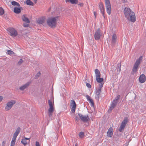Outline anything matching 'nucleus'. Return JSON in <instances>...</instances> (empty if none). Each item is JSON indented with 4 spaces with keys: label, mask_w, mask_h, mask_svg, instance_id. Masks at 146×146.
<instances>
[{
    "label": "nucleus",
    "mask_w": 146,
    "mask_h": 146,
    "mask_svg": "<svg viewBox=\"0 0 146 146\" xmlns=\"http://www.w3.org/2000/svg\"><path fill=\"white\" fill-rule=\"evenodd\" d=\"M122 1L123 3H126L127 2V0H122Z\"/></svg>",
    "instance_id": "44"
},
{
    "label": "nucleus",
    "mask_w": 146,
    "mask_h": 146,
    "mask_svg": "<svg viewBox=\"0 0 146 146\" xmlns=\"http://www.w3.org/2000/svg\"><path fill=\"white\" fill-rule=\"evenodd\" d=\"M23 26L24 27H29V25L28 24L24 23Z\"/></svg>",
    "instance_id": "40"
},
{
    "label": "nucleus",
    "mask_w": 146,
    "mask_h": 146,
    "mask_svg": "<svg viewBox=\"0 0 146 146\" xmlns=\"http://www.w3.org/2000/svg\"><path fill=\"white\" fill-rule=\"evenodd\" d=\"M15 103L16 102L14 100H12L8 102L6 104V106L5 107V110L6 111L10 110Z\"/></svg>",
    "instance_id": "7"
},
{
    "label": "nucleus",
    "mask_w": 146,
    "mask_h": 146,
    "mask_svg": "<svg viewBox=\"0 0 146 146\" xmlns=\"http://www.w3.org/2000/svg\"><path fill=\"white\" fill-rule=\"evenodd\" d=\"M117 103V102H116V100H114L111 105L109 111L110 110L111 111L115 107Z\"/></svg>",
    "instance_id": "19"
},
{
    "label": "nucleus",
    "mask_w": 146,
    "mask_h": 146,
    "mask_svg": "<svg viewBox=\"0 0 146 146\" xmlns=\"http://www.w3.org/2000/svg\"><path fill=\"white\" fill-rule=\"evenodd\" d=\"M3 99V97L2 96H0V102H1Z\"/></svg>",
    "instance_id": "43"
},
{
    "label": "nucleus",
    "mask_w": 146,
    "mask_h": 146,
    "mask_svg": "<svg viewBox=\"0 0 146 146\" xmlns=\"http://www.w3.org/2000/svg\"><path fill=\"white\" fill-rule=\"evenodd\" d=\"M7 53L9 55L13 54H14L13 52L9 50H7Z\"/></svg>",
    "instance_id": "33"
},
{
    "label": "nucleus",
    "mask_w": 146,
    "mask_h": 146,
    "mask_svg": "<svg viewBox=\"0 0 146 146\" xmlns=\"http://www.w3.org/2000/svg\"><path fill=\"white\" fill-rule=\"evenodd\" d=\"M94 15L95 18H96V12H94Z\"/></svg>",
    "instance_id": "45"
},
{
    "label": "nucleus",
    "mask_w": 146,
    "mask_h": 146,
    "mask_svg": "<svg viewBox=\"0 0 146 146\" xmlns=\"http://www.w3.org/2000/svg\"><path fill=\"white\" fill-rule=\"evenodd\" d=\"M30 139V138H25V139H25V140L26 141V140H29Z\"/></svg>",
    "instance_id": "46"
},
{
    "label": "nucleus",
    "mask_w": 146,
    "mask_h": 146,
    "mask_svg": "<svg viewBox=\"0 0 146 146\" xmlns=\"http://www.w3.org/2000/svg\"><path fill=\"white\" fill-rule=\"evenodd\" d=\"M59 20V17H51L46 20L47 25L52 28H54L56 27L57 21Z\"/></svg>",
    "instance_id": "2"
},
{
    "label": "nucleus",
    "mask_w": 146,
    "mask_h": 146,
    "mask_svg": "<svg viewBox=\"0 0 146 146\" xmlns=\"http://www.w3.org/2000/svg\"><path fill=\"white\" fill-rule=\"evenodd\" d=\"M40 72H38L37 73L36 76H35L36 78H37V77H38V76L40 75Z\"/></svg>",
    "instance_id": "41"
},
{
    "label": "nucleus",
    "mask_w": 146,
    "mask_h": 146,
    "mask_svg": "<svg viewBox=\"0 0 146 146\" xmlns=\"http://www.w3.org/2000/svg\"><path fill=\"white\" fill-rule=\"evenodd\" d=\"M66 3H70L72 4H77L78 1V0H66Z\"/></svg>",
    "instance_id": "17"
},
{
    "label": "nucleus",
    "mask_w": 146,
    "mask_h": 146,
    "mask_svg": "<svg viewBox=\"0 0 146 146\" xmlns=\"http://www.w3.org/2000/svg\"><path fill=\"white\" fill-rule=\"evenodd\" d=\"M21 143L24 145H25L27 144V142L25 139H22L21 141Z\"/></svg>",
    "instance_id": "34"
},
{
    "label": "nucleus",
    "mask_w": 146,
    "mask_h": 146,
    "mask_svg": "<svg viewBox=\"0 0 146 146\" xmlns=\"http://www.w3.org/2000/svg\"><path fill=\"white\" fill-rule=\"evenodd\" d=\"M20 130L21 128L20 127H19L17 129L15 133L14 134L13 137L16 138L17 136L20 132Z\"/></svg>",
    "instance_id": "21"
},
{
    "label": "nucleus",
    "mask_w": 146,
    "mask_h": 146,
    "mask_svg": "<svg viewBox=\"0 0 146 146\" xmlns=\"http://www.w3.org/2000/svg\"><path fill=\"white\" fill-rule=\"evenodd\" d=\"M22 20L24 22L27 23H29L30 21L29 19L25 15H23L22 17Z\"/></svg>",
    "instance_id": "23"
},
{
    "label": "nucleus",
    "mask_w": 146,
    "mask_h": 146,
    "mask_svg": "<svg viewBox=\"0 0 146 146\" xmlns=\"http://www.w3.org/2000/svg\"><path fill=\"white\" fill-rule=\"evenodd\" d=\"M37 22L39 24H42L43 26H45L47 25L46 22V18L45 17H43L38 19L37 21Z\"/></svg>",
    "instance_id": "9"
},
{
    "label": "nucleus",
    "mask_w": 146,
    "mask_h": 146,
    "mask_svg": "<svg viewBox=\"0 0 146 146\" xmlns=\"http://www.w3.org/2000/svg\"><path fill=\"white\" fill-rule=\"evenodd\" d=\"M86 86L89 88H91V86L90 84L88 83H86Z\"/></svg>",
    "instance_id": "38"
},
{
    "label": "nucleus",
    "mask_w": 146,
    "mask_h": 146,
    "mask_svg": "<svg viewBox=\"0 0 146 146\" xmlns=\"http://www.w3.org/2000/svg\"><path fill=\"white\" fill-rule=\"evenodd\" d=\"M30 82H27L25 85L19 87V89L21 90H23L25 89L28 87L30 84Z\"/></svg>",
    "instance_id": "18"
},
{
    "label": "nucleus",
    "mask_w": 146,
    "mask_h": 146,
    "mask_svg": "<svg viewBox=\"0 0 146 146\" xmlns=\"http://www.w3.org/2000/svg\"><path fill=\"white\" fill-rule=\"evenodd\" d=\"M54 97L53 94L51 96L50 99L48 100V103L49 106V108L48 109V115L50 117H51L52 113L55 110L54 104Z\"/></svg>",
    "instance_id": "3"
},
{
    "label": "nucleus",
    "mask_w": 146,
    "mask_h": 146,
    "mask_svg": "<svg viewBox=\"0 0 146 146\" xmlns=\"http://www.w3.org/2000/svg\"><path fill=\"white\" fill-rule=\"evenodd\" d=\"M75 146H78V145H77V143H76V144H75Z\"/></svg>",
    "instance_id": "47"
},
{
    "label": "nucleus",
    "mask_w": 146,
    "mask_h": 146,
    "mask_svg": "<svg viewBox=\"0 0 146 146\" xmlns=\"http://www.w3.org/2000/svg\"><path fill=\"white\" fill-rule=\"evenodd\" d=\"M25 2L27 5H29L33 6L34 5V3L30 0H26Z\"/></svg>",
    "instance_id": "26"
},
{
    "label": "nucleus",
    "mask_w": 146,
    "mask_h": 146,
    "mask_svg": "<svg viewBox=\"0 0 146 146\" xmlns=\"http://www.w3.org/2000/svg\"><path fill=\"white\" fill-rule=\"evenodd\" d=\"M79 116L80 119L84 122L88 121L89 119L88 115L84 116L82 114H79Z\"/></svg>",
    "instance_id": "12"
},
{
    "label": "nucleus",
    "mask_w": 146,
    "mask_h": 146,
    "mask_svg": "<svg viewBox=\"0 0 146 146\" xmlns=\"http://www.w3.org/2000/svg\"><path fill=\"white\" fill-rule=\"evenodd\" d=\"M18 7H15L14 9V12L18 14L21 12V7L20 6Z\"/></svg>",
    "instance_id": "20"
},
{
    "label": "nucleus",
    "mask_w": 146,
    "mask_h": 146,
    "mask_svg": "<svg viewBox=\"0 0 146 146\" xmlns=\"http://www.w3.org/2000/svg\"><path fill=\"white\" fill-rule=\"evenodd\" d=\"M3 143H5V141H3Z\"/></svg>",
    "instance_id": "48"
},
{
    "label": "nucleus",
    "mask_w": 146,
    "mask_h": 146,
    "mask_svg": "<svg viewBox=\"0 0 146 146\" xmlns=\"http://www.w3.org/2000/svg\"><path fill=\"white\" fill-rule=\"evenodd\" d=\"M20 130L21 128L20 127H19L17 129L15 133L14 134L13 137L16 138L17 136L20 132Z\"/></svg>",
    "instance_id": "22"
},
{
    "label": "nucleus",
    "mask_w": 146,
    "mask_h": 146,
    "mask_svg": "<svg viewBox=\"0 0 146 146\" xmlns=\"http://www.w3.org/2000/svg\"><path fill=\"white\" fill-rule=\"evenodd\" d=\"M78 5L80 7H83L84 5V4L83 3H79Z\"/></svg>",
    "instance_id": "37"
},
{
    "label": "nucleus",
    "mask_w": 146,
    "mask_h": 146,
    "mask_svg": "<svg viewBox=\"0 0 146 146\" xmlns=\"http://www.w3.org/2000/svg\"><path fill=\"white\" fill-rule=\"evenodd\" d=\"M105 5L107 13L110 15L111 13V7L110 0H104Z\"/></svg>",
    "instance_id": "5"
},
{
    "label": "nucleus",
    "mask_w": 146,
    "mask_h": 146,
    "mask_svg": "<svg viewBox=\"0 0 146 146\" xmlns=\"http://www.w3.org/2000/svg\"><path fill=\"white\" fill-rule=\"evenodd\" d=\"M23 62V60L22 59H21L19 61L18 64L19 65H21Z\"/></svg>",
    "instance_id": "39"
},
{
    "label": "nucleus",
    "mask_w": 146,
    "mask_h": 146,
    "mask_svg": "<svg viewBox=\"0 0 146 146\" xmlns=\"http://www.w3.org/2000/svg\"><path fill=\"white\" fill-rule=\"evenodd\" d=\"M117 38L116 35L115 34H113L112 36V43H114L116 41Z\"/></svg>",
    "instance_id": "25"
},
{
    "label": "nucleus",
    "mask_w": 146,
    "mask_h": 146,
    "mask_svg": "<svg viewBox=\"0 0 146 146\" xmlns=\"http://www.w3.org/2000/svg\"><path fill=\"white\" fill-rule=\"evenodd\" d=\"M86 97L88 101L89 102L91 106H94V103L93 100L90 98V97L88 95L86 96Z\"/></svg>",
    "instance_id": "16"
},
{
    "label": "nucleus",
    "mask_w": 146,
    "mask_h": 146,
    "mask_svg": "<svg viewBox=\"0 0 146 146\" xmlns=\"http://www.w3.org/2000/svg\"><path fill=\"white\" fill-rule=\"evenodd\" d=\"M146 78L144 74L141 75L139 78V82L141 83H143L146 81Z\"/></svg>",
    "instance_id": "14"
},
{
    "label": "nucleus",
    "mask_w": 146,
    "mask_h": 146,
    "mask_svg": "<svg viewBox=\"0 0 146 146\" xmlns=\"http://www.w3.org/2000/svg\"><path fill=\"white\" fill-rule=\"evenodd\" d=\"M84 136V133L83 132H80L79 134V136L80 138H83Z\"/></svg>",
    "instance_id": "31"
},
{
    "label": "nucleus",
    "mask_w": 146,
    "mask_h": 146,
    "mask_svg": "<svg viewBox=\"0 0 146 146\" xmlns=\"http://www.w3.org/2000/svg\"><path fill=\"white\" fill-rule=\"evenodd\" d=\"M36 146H40L39 143L37 141H36Z\"/></svg>",
    "instance_id": "42"
},
{
    "label": "nucleus",
    "mask_w": 146,
    "mask_h": 146,
    "mask_svg": "<svg viewBox=\"0 0 146 146\" xmlns=\"http://www.w3.org/2000/svg\"><path fill=\"white\" fill-rule=\"evenodd\" d=\"M128 118L127 117L124 118L121 123V126L119 127V131L121 132L124 129L126 124L128 121Z\"/></svg>",
    "instance_id": "8"
},
{
    "label": "nucleus",
    "mask_w": 146,
    "mask_h": 146,
    "mask_svg": "<svg viewBox=\"0 0 146 146\" xmlns=\"http://www.w3.org/2000/svg\"><path fill=\"white\" fill-rule=\"evenodd\" d=\"M70 107L71 108V110L72 112L73 113L75 112L76 107V104L74 100H71Z\"/></svg>",
    "instance_id": "10"
},
{
    "label": "nucleus",
    "mask_w": 146,
    "mask_h": 146,
    "mask_svg": "<svg viewBox=\"0 0 146 146\" xmlns=\"http://www.w3.org/2000/svg\"><path fill=\"white\" fill-rule=\"evenodd\" d=\"M16 138L13 137L11 141V146H14L16 140Z\"/></svg>",
    "instance_id": "29"
},
{
    "label": "nucleus",
    "mask_w": 146,
    "mask_h": 146,
    "mask_svg": "<svg viewBox=\"0 0 146 146\" xmlns=\"http://www.w3.org/2000/svg\"><path fill=\"white\" fill-rule=\"evenodd\" d=\"M96 78L100 76V73L98 69H96L95 70Z\"/></svg>",
    "instance_id": "28"
},
{
    "label": "nucleus",
    "mask_w": 146,
    "mask_h": 146,
    "mask_svg": "<svg viewBox=\"0 0 146 146\" xmlns=\"http://www.w3.org/2000/svg\"><path fill=\"white\" fill-rule=\"evenodd\" d=\"M124 13L125 18L128 21L133 23L136 21V17L135 13L130 8H125Z\"/></svg>",
    "instance_id": "1"
},
{
    "label": "nucleus",
    "mask_w": 146,
    "mask_h": 146,
    "mask_svg": "<svg viewBox=\"0 0 146 146\" xmlns=\"http://www.w3.org/2000/svg\"><path fill=\"white\" fill-rule=\"evenodd\" d=\"M99 8L101 12L103 15V17L105 18L104 15L105 13V9L103 3H100L99 4Z\"/></svg>",
    "instance_id": "11"
},
{
    "label": "nucleus",
    "mask_w": 146,
    "mask_h": 146,
    "mask_svg": "<svg viewBox=\"0 0 146 146\" xmlns=\"http://www.w3.org/2000/svg\"><path fill=\"white\" fill-rule=\"evenodd\" d=\"M7 30L9 35L15 37L18 35L17 31L14 28H8Z\"/></svg>",
    "instance_id": "6"
},
{
    "label": "nucleus",
    "mask_w": 146,
    "mask_h": 146,
    "mask_svg": "<svg viewBox=\"0 0 146 146\" xmlns=\"http://www.w3.org/2000/svg\"><path fill=\"white\" fill-rule=\"evenodd\" d=\"M104 84V83L101 82V83L99 84L100 88H100L101 90V88L102 87Z\"/></svg>",
    "instance_id": "36"
},
{
    "label": "nucleus",
    "mask_w": 146,
    "mask_h": 146,
    "mask_svg": "<svg viewBox=\"0 0 146 146\" xmlns=\"http://www.w3.org/2000/svg\"><path fill=\"white\" fill-rule=\"evenodd\" d=\"M142 56H140L139 58L136 60L132 71V73L133 74L136 73L137 71L139 66L140 64L141 61L142 60Z\"/></svg>",
    "instance_id": "4"
},
{
    "label": "nucleus",
    "mask_w": 146,
    "mask_h": 146,
    "mask_svg": "<svg viewBox=\"0 0 146 146\" xmlns=\"http://www.w3.org/2000/svg\"><path fill=\"white\" fill-rule=\"evenodd\" d=\"M12 5L14 6H17V7H19L20 4L18 3L15 1H12L11 2Z\"/></svg>",
    "instance_id": "30"
},
{
    "label": "nucleus",
    "mask_w": 146,
    "mask_h": 146,
    "mask_svg": "<svg viewBox=\"0 0 146 146\" xmlns=\"http://www.w3.org/2000/svg\"><path fill=\"white\" fill-rule=\"evenodd\" d=\"M113 133V130L112 127H110L108 129L107 132V136L111 137Z\"/></svg>",
    "instance_id": "15"
},
{
    "label": "nucleus",
    "mask_w": 146,
    "mask_h": 146,
    "mask_svg": "<svg viewBox=\"0 0 146 146\" xmlns=\"http://www.w3.org/2000/svg\"><path fill=\"white\" fill-rule=\"evenodd\" d=\"M101 90L100 88H99L98 90H97L96 94V98H99V97L100 96V94L101 92Z\"/></svg>",
    "instance_id": "24"
},
{
    "label": "nucleus",
    "mask_w": 146,
    "mask_h": 146,
    "mask_svg": "<svg viewBox=\"0 0 146 146\" xmlns=\"http://www.w3.org/2000/svg\"><path fill=\"white\" fill-rule=\"evenodd\" d=\"M97 81L98 83H102L104 80L103 78H100V76L96 78Z\"/></svg>",
    "instance_id": "27"
},
{
    "label": "nucleus",
    "mask_w": 146,
    "mask_h": 146,
    "mask_svg": "<svg viewBox=\"0 0 146 146\" xmlns=\"http://www.w3.org/2000/svg\"><path fill=\"white\" fill-rule=\"evenodd\" d=\"M4 13V11L3 9L1 7H0V15L3 14Z\"/></svg>",
    "instance_id": "32"
},
{
    "label": "nucleus",
    "mask_w": 146,
    "mask_h": 146,
    "mask_svg": "<svg viewBox=\"0 0 146 146\" xmlns=\"http://www.w3.org/2000/svg\"><path fill=\"white\" fill-rule=\"evenodd\" d=\"M101 36V35L100 33V29H98L94 35V37L95 39L96 40H98L100 39Z\"/></svg>",
    "instance_id": "13"
},
{
    "label": "nucleus",
    "mask_w": 146,
    "mask_h": 146,
    "mask_svg": "<svg viewBox=\"0 0 146 146\" xmlns=\"http://www.w3.org/2000/svg\"><path fill=\"white\" fill-rule=\"evenodd\" d=\"M120 96L119 95H118L117 96V97L115 98V100H116V102H117V100H118L120 98Z\"/></svg>",
    "instance_id": "35"
}]
</instances>
